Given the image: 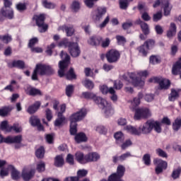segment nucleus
I'll use <instances>...</instances> for the list:
<instances>
[{"label":"nucleus","instance_id":"28","mask_svg":"<svg viewBox=\"0 0 181 181\" xmlns=\"http://www.w3.org/2000/svg\"><path fill=\"white\" fill-rule=\"evenodd\" d=\"M132 1L134 0H119V5L120 9L126 11V9L128 8V6H129V2H132Z\"/></svg>","mask_w":181,"mask_h":181},{"label":"nucleus","instance_id":"27","mask_svg":"<svg viewBox=\"0 0 181 181\" xmlns=\"http://www.w3.org/2000/svg\"><path fill=\"white\" fill-rule=\"evenodd\" d=\"M57 115L58 118L55 120L54 125L55 127H60V125L64 122L66 117H64L60 112H58Z\"/></svg>","mask_w":181,"mask_h":181},{"label":"nucleus","instance_id":"2","mask_svg":"<svg viewBox=\"0 0 181 181\" xmlns=\"http://www.w3.org/2000/svg\"><path fill=\"white\" fill-rule=\"evenodd\" d=\"M84 98L93 100L95 104L98 105H100L102 110H103L105 115H112L114 114V110H112V106H111V103H108L105 99L98 97L95 94L90 92H83L82 93Z\"/></svg>","mask_w":181,"mask_h":181},{"label":"nucleus","instance_id":"45","mask_svg":"<svg viewBox=\"0 0 181 181\" xmlns=\"http://www.w3.org/2000/svg\"><path fill=\"white\" fill-rule=\"evenodd\" d=\"M181 127V119H177L175 120V122L173 124V129L174 131H179Z\"/></svg>","mask_w":181,"mask_h":181},{"label":"nucleus","instance_id":"57","mask_svg":"<svg viewBox=\"0 0 181 181\" xmlns=\"http://www.w3.org/2000/svg\"><path fill=\"white\" fill-rule=\"evenodd\" d=\"M150 63L151 64H158L160 63V59L157 56L152 55L150 57Z\"/></svg>","mask_w":181,"mask_h":181},{"label":"nucleus","instance_id":"35","mask_svg":"<svg viewBox=\"0 0 181 181\" xmlns=\"http://www.w3.org/2000/svg\"><path fill=\"white\" fill-rule=\"evenodd\" d=\"M140 28L145 36H148V35L151 33V29L149 28V25H148V23H143Z\"/></svg>","mask_w":181,"mask_h":181},{"label":"nucleus","instance_id":"31","mask_svg":"<svg viewBox=\"0 0 181 181\" xmlns=\"http://www.w3.org/2000/svg\"><path fill=\"white\" fill-rule=\"evenodd\" d=\"M0 129L4 132H11V126L8 125V121L5 120L1 122L0 124Z\"/></svg>","mask_w":181,"mask_h":181},{"label":"nucleus","instance_id":"29","mask_svg":"<svg viewBox=\"0 0 181 181\" xmlns=\"http://www.w3.org/2000/svg\"><path fill=\"white\" fill-rule=\"evenodd\" d=\"M106 12H107V8H98L97 13L95 16V20L100 21V19H101L103 18V16L105 15Z\"/></svg>","mask_w":181,"mask_h":181},{"label":"nucleus","instance_id":"9","mask_svg":"<svg viewBox=\"0 0 181 181\" xmlns=\"http://www.w3.org/2000/svg\"><path fill=\"white\" fill-rule=\"evenodd\" d=\"M120 56L119 52L115 49H110L105 54L108 63H117L119 60Z\"/></svg>","mask_w":181,"mask_h":181},{"label":"nucleus","instance_id":"6","mask_svg":"<svg viewBox=\"0 0 181 181\" xmlns=\"http://www.w3.org/2000/svg\"><path fill=\"white\" fill-rule=\"evenodd\" d=\"M149 83H157L159 84L160 90H168L170 87V81L162 77H153L148 80Z\"/></svg>","mask_w":181,"mask_h":181},{"label":"nucleus","instance_id":"58","mask_svg":"<svg viewBox=\"0 0 181 181\" xmlns=\"http://www.w3.org/2000/svg\"><path fill=\"white\" fill-rule=\"evenodd\" d=\"M46 168V165L43 162H40L37 165V172H45Z\"/></svg>","mask_w":181,"mask_h":181},{"label":"nucleus","instance_id":"26","mask_svg":"<svg viewBox=\"0 0 181 181\" xmlns=\"http://www.w3.org/2000/svg\"><path fill=\"white\" fill-rule=\"evenodd\" d=\"M11 67H17V69L23 70L25 69V62L22 60L13 61L11 64Z\"/></svg>","mask_w":181,"mask_h":181},{"label":"nucleus","instance_id":"61","mask_svg":"<svg viewBox=\"0 0 181 181\" xmlns=\"http://www.w3.org/2000/svg\"><path fill=\"white\" fill-rule=\"evenodd\" d=\"M66 162L69 165H74V157L71 154H68L66 156Z\"/></svg>","mask_w":181,"mask_h":181},{"label":"nucleus","instance_id":"37","mask_svg":"<svg viewBox=\"0 0 181 181\" xmlns=\"http://www.w3.org/2000/svg\"><path fill=\"white\" fill-rule=\"evenodd\" d=\"M27 94H28V95H33L35 97V95H42V92L37 88H30L29 91L27 92Z\"/></svg>","mask_w":181,"mask_h":181},{"label":"nucleus","instance_id":"12","mask_svg":"<svg viewBox=\"0 0 181 181\" xmlns=\"http://www.w3.org/2000/svg\"><path fill=\"white\" fill-rule=\"evenodd\" d=\"M68 50L72 57H78V56H80V53H81L80 47H78V43L77 42L72 43V45L69 47Z\"/></svg>","mask_w":181,"mask_h":181},{"label":"nucleus","instance_id":"47","mask_svg":"<svg viewBox=\"0 0 181 181\" xmlns=\"http://www.w3.org/2000/svg\"><path fill=\"white\" fill-rule=\"evenodd\" d=\"M74 91V86L68 85L66 88V95L67 97H71V94H73Z\"/></svg>","mask_w":181,"mask_h":181},{"label":"nucleus","instance_id":"15","mask_svg":"<svg viewBox=\"0 0 181 181\" xmlns=\"http://www.w3.org/2000/svg\"><path fill=\"white\" fill-rule=\"evenodd\" d=\"M172 74L174 76H177V75L180 74V78H181V57L173 66Z\"/></svg>","mask_w":181,"mask_h":181},{"label":"nucleus","instance_id":"33","mask_svg":"<svg viewBox=\"0 0 181 181\" xmlns=\"http://www.w3.org/2000/svg\"><path fill=\"white\" fill-rule=\"evenodd\" d=\"M82 83L88 90H93L94 88V82L88 78H86Z\"/></svg>","mask_w":181,"mask_h":181},{"label":"nucleus","instance_id":"3","mask_svg":"<svg viewBox=\"0 0 181 181\" xmlns=\"http://www.w3.org/2000/svg\"><path fill=\"white\" fill-rule=\"evenodd\" d=\"M126 131L132 134V135H137L138 136L142 135H149L152 132V121L148 120L142 125H141L139 129H136L132 126H127L125 127Z\"/></svg>","mask_w":181,"mask_h":181},{"label":"nucleus","instance_id":"38","mask_svg":"<svg viewBox=\"0 0 181 181\" xmlns=\"http://www.w3.org/2000/svg\"><path fill=\"white\" fill-rule=\"evenodd\" d=\"M152 124V129L156 131L158 134H160L162 132V128L160 127V123L159 122H155V121H151Z\"/></svg>","mask_w":181,"mask_h":181},{"label":"nucleus","instance_id":"30","mask_svg":"<svg viewBox=\"0 0 181 181\" xmlns=\"http://www.w3.org/2000/svg\"><path fill=\"white\" fill-rule=\"evenodd\" d=\"M73 43L74 42H69V40L67 38H65L59 42V46L60 47H68V49H69Z\"/></svg>","mask_w":181,"mask_h":181},{"label":"nucleus","instance_id":"34","mask_svg":"<svg viewBox=\"0 0 181 181\" xmlns=\"http://www.w3.org/2000/svg\"><path fill=\"white\" fill-rule=\"evenodd\" d=\"M12 111L11 107H4L0 109V117H6Z\"/></svg>","mask_w":181,"mask_h":181},{"label":"nucleus","instance_id":"18","mask_svg":"<svg viewBox=\"0 0 181 181\" xmlns=\"http://www.w3.org/2000/svg\"><path fill=\"white\" fill-rule=\"evenodd\" d=\"M8 169L11 170V177L13 180H19V179H21V173L18 171L13 165H8Z\"/></svg>","mask_w":181,"mask_h":181},{"label":"nucleus","instance_id":"63","mask_svg":"<svg viewBox=\"0 0 181 181\" xmlns=\"http://www.w3.org/2000/svg\"><path fill=\"white\" fill-rule=\"evenodd\" d=\"M132 145V141L131 140H127L124 143H123L121 146L122 149L124 150L128 148V146H131Z\"/></svg>","mask_w":181,"mask_h":181},{"label":"nucleus","instance_id":"36","mask_svg":"<svg viewBox=\"0 0 181 181\" xmlns=\"http://www.w3.org/2000/svg\"><path fill=\"white\" fill-rule=\"evenodd\" d=\"M42 4L44 8H46L47 9H54V8H56V4L48 1L47 0H42Z\"/></svg>","mask_w":181,"mask_h":181},{"label":"nucleus","instance_id":"10","mask_svg":"<svg viewBox=\"0 0 181 181\" xmlns=\"http://www.w3.org/2000/svg\"><path fill=\"white\" fill-rule=\"evenodd\" d=\"M154 165H156V173L160 175L163 170L168 168V163L162 159L156 158L153 160Z\"/></svg>","mask_w":181,"mask_h":181},{"label":"nucleus","instance_id":"39","mask_svg":"<svg viewBox=\"0 0 181 181\" xmlns=\"http://www.w3.org/2000/svg\"><path fill=\"white\" fill-rule=\"evenodd\" d=\"M62 28V30H65L66 33V36L70 37L74 35V28L73 27H68V26L64 25Z\"/></svg>","mask_w":181,"mask_h":181},{"label":"nucleus","instance_id":"48","mask_svg":"<svg viewBox=\"0 0 181 181\" xmlns=\"http://www.w3.org/2000/svg\"><path fill=\"white\" fill-rule=\"evenodd\" d=\"M180 173H181V169L177 168L173 171L171 174V177H173V179L174 180L179 179L180 176Z\"/></svg>","mask_w":181,"mask_h":181},{"label":"nucleus","instance_id":"53","mask_svg":"<svg viewBox=\"0 0 181 181\" xmlns=\"http://www.w3.org/2000/svg\"><path fill=\"white\" fill-rule=\"evenodd\" d=\"M139 53H141L143 56H146L148 54V49H146V45L145 44L142 45L138 48Z\"/></svg>","mask_w":181,"mask_h":181},{"label":"nucleus","instance_id":"20","mask_svg":"<svg viewBox=\"0 0 181 181\" xmlns=\"http://www.w3.org/2000/svg\"><path fill=\"white\" fill-rule=\"evenodd\" d=\"M40 101H37L33 105H30L27 110L28 114H35V112L40 108Z\"/></svg>","mask_w":181,"mask_h":181},{"label":"nucleus","instance_id":"52","mask_svg":"<svg viewBox=\"0 0 181 181\" xmlns=\"http://www.w3.org/2000/svg\"><path fill=\"white\" fill-rule=\"evenodd\" d=\"M0 40L1 42H4V43H6V45H8V43L9 42H11V40H12V37L9 35H0Z\"/></svg>","mask_w":181,"mask_h":181},{"label":"nucleus","instance_id":"23","mask_svg":"<svg viewBox=\"0 0 181 181\" xmlns=\"http://www.w3.org/2000/svg\"><path fill=\"white\" fill-rule=\"evenodd\" d=\"M175 35H176V24H175V23H171L170 29L167 32V37L169 38L173 37Z\"/></svg>","mask_w":181,"mask_h":181},{"label":"nucleus","instance_id":"22","mask_svg":"<svg viewBox=\"0 0 181 181\" xmlns=\"http://www.w3.org/2000/svg\"><path fill=\"white\" fill-rule=\"evenodd\" d=\"M163 11L165 16H169V15H170V11H172V6H170V3H169V1H165L163 4Z\"/></svg>","mask_w":181,"mask_h":181},{"label":"nucleus","instance_id":"43","mask_svg":"<svg viewBox=\"0 0 181 181\" xmlns=\"http://www.w3.org/2000/svg\"><path fill=\"white\" fill-rule=\"evenodd\" d=\"M142 160L144 163V165H146V166H151V154L146 153L144 154Z\"/></svg>","mask_w":181,"mask_h":181},{"label":"nucleus","instance_id":"17","mask_svg":"<svg viewBox=\"0 0 181 181\" xmlns=\"http://www.w3.org/2000/svg\"><path fill=\"white\" fill-rule=\"evenodd\" d=\"M35 175V170H30L29 171L23 170L21 176L25 181H29Z\"/></svg>","mask_w":181,"mask_h":181},{"label":"nucleus","instance_id":"51","mask_svg":"<svg viewBox=\"0 0 181 181\" xmlns=\"http://www.w3.org/2000/svg\"><path fill=\"white\" fill-rule=\"evenodd\" d=\"M144 98V94L142 93H139L137 98H134V103L135 105H139L141 104V100Z\"/></svg>","mask_w":181,"mask_h":181},{"label":"nucleus","instance_id":"62","mask_svg":"<svg viewBox=\"0 0 181 181\" xmlns=\"http://www.w3.org/2000/svg\"><path fill=\"white\" fill-rule=\"evenodd\" d=\"M132 21L124 23L122 25V29H124V30H127L129 28H132Z\"/></svg>","mask_w":181,"mask_h":181},{"label":"nucleus","instance_id":"59","mask_svg":"<svg viewBox=\"0 0 181 181\" xmlns=\"http://www.w3.org/2000/svg\"><path fill=\"white\" fill-rule=\"evenodd\" d=\"M9 170H11L9 169V166L6 168H1L0 170V176L1 177H4V176H8V175H9Z\"/></svg>","mask_w":181,"mask_h":181},{"label":"nucleus","instance_id":"55","mask_svg":"<svg viewBox=\"0 0 181 181\" xmlns=\"http://www.w3.org/2000/svg\"><path fill=\"white\" fill-rule=\"evenodd\" d=\"M163 14L161 11H158L156 13L153 14V22H158L162 19Z\"/></svg>","mask_w":181,"mask_h":181},{"label":"nucleus","instance_id":"54","mask_svg":"<svg viewBox=\"0 0 181 181\" xmlns=\"http://www.w3.org/2000/svg\"><path fill=\"white\" fill-rule=\"evenodd\" d=\"M156 153H157L160 158H168V153L162 148H157L156 150Z\"/></svg>","mask_w":181,"mask_h":181},{"label":"nucleus","instance_id":"44","mask_svg":"<svg viewBox=\"0 0 181 181\" xmlns=\"http://www.w3.org/2000/svg\"><path fill=\"white\" fill-rule=\"evenodd\" d=\"M12 131L19 134V132H22V127H19V124H14L13 126H10V132Z\"/></svg>","mask_w":181,"mask_h":181},{"label":"nucleus","instance_id":"5","mask_svg":"<svg viewBox=\"0 0 181 181\" xmlns=\"http://www.w3.org/2000/svg\"><path fill=\"white\" fill-rule=\"evenodd\" d=\"M148 73L146 71L140 72H132L129 74L132 83L134 87H144L145 82L140 77H147Z\"/></svg>","mask_w":181,"mask_h":181},{"label":"nucleus","instance_id":"56","mask_svg":"<svg viewBox=\"0 0 181 181\" xmlns=\"http://www.w3.org/2000/svg\"><path fill=\"white\" fill-rule=\"evenodd\" d=\"M16 9L17 11H19V12H23V11H26V4L18 3L16 4Z\"/></svg>","mask_w":181,"mask_h":181},{"label":"nucleus","instance_id":"25","mask_svg":"<svg viewBox=\"0 0 181 181\" xmlns=\"http://www.w3.org/2000/svg\"><path fill=\"white\" fill-rule=\"evenodd\" d=\"M114 137L116 139L117 144H122L125 141V136L121 132H117L115 134Z\"/></svg>","mask_w":181,"mask_h":181},{"label":"nucleus","instance_id":"32","mask_svg":"<svg viewBox=\"0 0 181 181\" xmlns=\"http://www.w3.org/2000/svg\"><path fill=\"white\" fill-rule=\"evenodd\" d=\"M76 159L79 163H86V156H84V154L81 152H77L75 154Z\"/></svg>","mask_w":181,"mask_h":181},{"label":"nucleus","instance_id":"60","mask_svg":"<svg viewBox=\"0 0 181 181\" xmlns=\"http://www.w3.org/2000/svg\"><path fill=\"white\" fill-rule=\"evenodd\" d=\"M37 42H39V40L37 39V37L32 38L29 41L28 47H30V49L33 48V46H35V45H36Z\"/></svg>","mask_w":181,"mask_h":181},{"label":"nucleus","instance_id":"46","mask_svg":"<svg viewBox=\"0 0 181 181\" xmlns=\"http://www.w3.org/2000/svg\"><path fill=\"white\" fill-rule=\"evenodd\" d=\"M144 44L146 45L147 50H149V49H152L155 46V40H147Z\"/></svg>","mask_w":181,"mask_h":181},{"label":"nucleus","instance_id":"19","mask_svg":"<svg viewBox=\"0 0 181 181\" xmlns=\"http://www.w3.org/2000/svg\"><path fill=\"white\" fill-rule=\"evenodd\" d=\"M4 18H8V19H12L13 18V10L12 8H9L8 14L6 13V11L5 8L1 10L0 13V21H4Z\"/></svg>","mask_w":181,"mask_h":181},{"label":"nucleus","instance_id":"11","mask_svg":"<svg viewBox=\"0 0 181 181\" xmlns=\"http://www.w3.org/2000/svg\"><path fill=\"white\" fill-rule=\"evenodd\" d=\"M151 117V112L148 108H137L135 110L134 119L139 120L141 118H148Z\"/></svg>","mask_w":181,"mask_h":181},{"label":"nucleus","instance_id":"13","mask_svg":"<svg viewBox=\"0 0 181 181\" xmlns=\"http://www.w3.org/2000/svg\"><path fill=\"white\" fill-rule=\"evenodd\" d=\"M30 124L33 127H37L38 131H43V125L40 123V119L37 116H31L30 118Z\"/></svg>","mask_w":181,"mask_h":181},{"label":"nucleus","instance_id":"7","mask_svg":"<svg viewBox=\"0 0 181 181\" xmlns=\"http://www.w3.org/2000/svg\"><path fill=\"white\" fill-rule=\"evenodd\" d=\"M36 67L38 69V74L40 76H50V74L54 73V71L49 65L38 64L36 65Z\"/></svg>","mask_w":181,"mask_h":181},{"label":"nucleus","instance_id":"41","mask_svg":"<svg viewBox=\"0 0 181 181\" xmlns=\"http://www.w3.org/2000/svg\"><path fill=\"white\" fill-rule=\"evenodd\" d=\"M125 173V167L122 165H119L117 167V175L119 176V177H122Z\"/></svg>","mask_w":181,"mask_h":181},{"label":"nucleus","instance_id":"50","mask_svg":"<svg viewBox=\"0 0 181 181\" xmlns=\"http://www.w3.org/2000/svg\"><path fill=\"white\" fill-rule=\"evenodd\" d=\"M71 9L74 12H78V11H80V2L78 1H73L71 4Z\"/></svg>","mask_w":181,"mask_h":181},{"label":"nucleus","instance_id":"42","mask_svg":"<svg viewBox=\"0 0 181 181\" xmlns=\"http://www.w3.org/2000/svg\"><path fill=\"white\" fill-rule=\"evenodd\" d=\"M87 173H88V171H87V170H79L77 172V176H76L75 177H78V181L80 180V179H81V177H86V176H87Z\"/></svg>","mask_w":181,"mask_h":181},{"label":"nucleus","instance_id":"16","mask_svg":"<svg viewBox=\"0 0 181 181\" xmlns=\"http://www.w3.org/2000/svg\"><path fill=\"white\" fill-rule=\"evenodd\" d=\"M102 40L103 37L94 35L89 38L88 43L91 46H99Z\"/></svg>","mask_w":181,"mask_h":181},{"label":"nucleus","instance_id":"40","mask_svg":"<svg viewBox=\"0 0 181 181\" xmlns=\"http://www.w3.org/2000/svg\"><path fill=\"white\" fill-rule=\"evenodd\" d=\"M35 156L38 159H42L45 157V148L43 146H40L35 151Z\"/></svg>","mask_w":181,"mask_h":181},{"label":"nucleus","instance_id":"21","mask_svg":"<svg viewBox=\"0 0 181 181\" xmlns=\"http://www.w3.org/2000/svg\"><path fill=\"white\" fill-rule=\"evenodd\" d=\"M75 141L77 144H81V142H87V136L83 132H80L76 134Z\"/></svg>","mask_w":181,"mask_h":181},{"label":"nucleus","instance_id":"4","mask_svg":"<svg viewBox=\"0 0 181 181\" xmlns=\"http://www.w3.org/2000/svg\"><path fill=\"white\" fill-rule=\"evenodd\" d=\"M87 115V110L81 109L78 112L74 113L69 118L70 124V134L71 135H76L77 134V122L81 121L84 117Z\"/></svg>","mask_w":181,"mask_h":181},{"label":"nucleus","instance_id":"8","mask_svg":"<svg viewBox=\"0 0 181 181\" xmlns=\"http://www.w3.org/2000/svg\"><path fill=\"white\" fill-rule=\"evenodd\" d=\"M33 19L35 20L36 25L40 28V33H43L47 30L48 25L45 24V15L40 14V16H35Z\"/></svg>","mask_w":181,"mask_h":181},{"label":"nucleus","instance_id":"1","mask_svg":"<svg viewBox=\"0 0 181 181\" xmlns=\"http://www.w3.org/2000/svg\"><path fill=\"white\" fill-rule=\"evenodd\" d=\"M59 56L63 60L60 61L59 63V70L58 71V76H59V77H64L65 76L67 80H76L77 76L74 73V69L70 68L66 74H64L66 69L69 67V64H70V55L62 51Z\"/></svg>","mask_w":181,"mask_h":181},{"label":"nucleus","instance_id":"24","mask_svg":"<svg viewBox=\"0 0 181 181\" xmlns=\"http://www.w3.org/2000/svg\"><path fill=\"white\" fill-rule=\"evenodd\" d=\"M63 165H64V158H63V156H57L55 157L54 165L57 168H62Z\"/></svg>","mask_w":181,"mask_h":181},{"label":"nucleus","instance_id":"14","mask_svg":"<svg viewBox=\"0 0 181 181\" xmlns=\"http://www.w3.org/2000/svg\"><path fill=\"white\" fill-rule=\"evenodd\" d=\"M100 159V154L95 152L89 153L85 156V160L86 163L88 162H97Z\"/></svg>","mask_w":181,"mask_h":181},{"label":"nucleus","instance_id":"64","mask_svg":"<svg viewBox=\"0 0 181 181\" xmlns=\"http://www.w3.org/2000/svg\"><path fill=\"white\" fill-rule=\"evenodd\" d=\"M129 156H131V153H125L122 156H119V160H120V162H123V160H125V159H127V158H129Z\"/></svg>","mask_w":181,"mask_h":181},{"label":"nucleus","instance_id":"49","mask_svg":"<svg viewBox=\"0 0 181 181\" xmlns=\"http://www.w3.org/2000/svg\"><path fill=\"white\" fill-rule=\"evenodd\" d=\"M178 97L179 93H177V91H176V90L175 89H172L170 95L169 96L170 101H175V100H176V98H177Z\"/></svg>","mask_w":181,"mask_h":181}]
</instances>
